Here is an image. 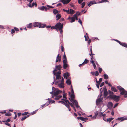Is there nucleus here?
Segmentation results:
<instances>
[{"label": "nucleus", "instance_id": "1", "mask_svg": "<svg viewBox=\"0 0 127 127\" xmlns=\"http://www.w3.org/2000/svg\"><path fill=\"white\" fill-rule=\"evenodd\" d=\"M61 74V71L56 72V85L60 88H64V79L63 77L62 78Z\"/></svg>", "mask_w": 127, "mask_h": 127}, {"label": "nucleus", "instance_id": "2", "mask_svg": "<svg viewBox=\"0 0 127 127\" xmlns=\"http://www.w3.org/2000/svg\"><path fill=\"white\" fill-rule=\"evenodd\" d=\"M71 94H70V92H69V94L70 95L71 98H69V99L73 104L75 105L77 108H78L79 107V108L81 109L79 106L78 105V102L77 101L74 99L75 95L73 89H71Z\"/></svg>", "mask_w": 127, "mask_h": 127}, {"label": "nucleus", "instance_id": "3", "mask_svg": "<svg viewBox=\"0 0 127 127\" xmlns=\"http://www.w3.org/2000/svg\"><path fill=\"white\" fill-rule=\"evenodd\" d=\"M61 102L62 104H64L68 108L69 111H70L71 109L70 108L69 102L68 100L64 99H62L61 101H59L58 103Z\"/></svg>", "mask_w": 127, "mask_h": 127}, {"label": "nucleus", "instance_id": "4", "mask_svg": "<svg viewBox=\"0 0 127 127\" xmlns=\"http://www.w3.org/2000/svg\"><path fill=\"white\" fill-rule=\"evenodd\" d=\"M63 26V24L59 22L56 24V30L58 31H59L60 34H62L63 32L62 28Z\"/></svg>", "mask_w": 127, "mask_h": 127}, {"label": "nucleus", "instance_id": "5", "mask_svg": "<svg viewBox=\"0 0 127 127\" xmlns=\"http://www.w3.org/2000/svg\"><path fill=\"white\" fill-rule=\"evenodd\" d=\"M117 87L120 92V94L121 95H124V97H127V92L121 86H118Z\"/></svg>", "mask_w": 127, "mask_h": 127}, {"label": "nucleus", "instance_id": "6", "mask_svg": "<svg viewBox=\"0 0 127 127\" xmlns=\"http://www.w3.org/2000/svg\"><path fill=\"white\" fill-rule=\"evenodd\" d=\"M62 91L56 88V100H58L62 97V95H58L59 94L62 93Z\"/></svg>", "mask_w": 127, "mask_h": 127}, {"label": "nucleus", "instance_id": "7", "mask_svg": "<svg viewBox=\"0 0 127 127\" xmlns=\"http://www.w3.org/2000/svg\"><path fill=\"white\" fill-rule=\"evenodd\" d=\"M110 98L113 99L116 102H118L119 101V96H117L115 95H111L109 96Z\"/></svg>", "mask_w": 127, "mask_h": 127}, {"label": "nucleus", "instance_id": "8", "mask_svg": "<svg viewBox=\"0 0 127 127\" xmlns=\"http://www.w3.org/2000/svg\"><path fill=\"white\" fill-rule=\"evenodd\" d=\"M100 93L101 94L99 97L97 99L96 101V103L97 105H98L100 102H102L103 98H101V96L102 95V94L101 93V92Z\"/></svg>", "mask_w": 127, "mask_h": 127}, {"label": "nucleus", "instance_id": "9", "mask_svg": "<svg viewBox=\"0 0 127 127\" xmlns=\"http://www.w3.org/2000/svg\"><path fill=\"white\" fill-rule=\"evenodd\" d=\"M52 91L50 92V93L52 95V98H53L54 96H56V92L53 91L54 89H55V88L54 87H53L52 88Z\"/></svg>", "mask_w": 127, "mask_h": 127}, {"label": "nucleus", "instance_id": "10", "mask_svg": "<svg viewBox=\"0 0 127 127\" xmlns=\"http://www.w3.org/2000/svg\"><path fill=\"white\" fill-rule=\"evenodd\" d=\"M71 0H61L60 1L64 4H66L68 3Z\"/></svg>", "mask_w": 127, "mask_h": 127}, {"label": "nucleus", "instance_id": "11", "mask_svg": "<svg viewBox=\"0 0 127 127\" xmlns=\"http://www.w3.org/2000/svg\"><path fill=\"white\" fill-rule=\"evenodd\" d=\"M127 120V118L125 117H121L118 118L116 120L120 121L121 122L125 120Z\"/></svg>", "mask_w": 127, "mask_h": 127}, {"label": "nucleus", "instance_id": "12", "mask_svg": "<svg viewBox=\"0 0 127 127\" xmlns=\"http://www.w3.org/2000/svg\"><path fill=\"white\" fill-rule=\"evenodd\" d=\"M78 119H80L82 121H84L85 122L88 119L87 118H84L83 117H77Z\"/></svg>", "mask_w": 127, "mask_h": 127}, {"label": "nucleus", "instance_id": "13", "mask_svg": "<svg viewBox=\"0 0 127 127\" xmlns=\"http://www.w3.org/2000/svg\"><path fill=\"white\" fill-rule=\"evenodd\" d=\"M61 60V56L58 54L56 58V62H60Z\"/></svg>", "mask_w": 127, "mask_h": 127}, {"label": "nucleus", "instance_id": "14", "mask_svg": "<svg viewBox=\"0 0 127 127\" xmlns=\"http://www.w3.org/2000/svg\"><path fill=\"white\" fill-rule=\"evenodd\" d=\"M38 8L41 10H44L45 11H46L48 9H49L48 8H47L46 7L44 6L39 7Z\"/></svg>", "mask_w": 127, "mask_h": 127}, {"label": "nucleus", "instance_id": "15", "mask_svg": "<svg viewBox=\"0 0 127 127\" xmlns=\"http://www.w3.org/2000/svg\"><path fill=\"white\" fill-rule=\"evenodd\" d=\"M70 75V74L68 72H66L64 73V77L65 78L67 79Z\"/></svg>", "mask_w": 127, "mask_h": 127}, {"label": "nucleus", "instance_id": "16", "mask_svg": "<svg viewBox=\"0 0 127 127\" xmlns=\"http://www.w3.org/2000/svg\"><path fill=\"white\" fill-rule=\"evenodd\" d=\"M40 23L35 22L33 23V26L34 27H39Z\"/></svg>", "mask_w": 127, "mask_h": 127}, {"label": "nucleus", "instance_id": "17", "mask_svg": "<svg viewBox=\"0 0 127 127\" xmlns=\"http://www.w3.org/2000/svg\"><path fill=\"white\" fill-rule=\"evenodd\" d=\"M96 3V2L94 0L91 1L88 4V6H90L92 5L93 4H95Z\"/></svg>", "mask_w": 127, "mask_h": 127}, {"label": "nucleus", "instance_id": "18", "mask_svg": "<svg viewBox=\"0 0 127 127\" xmlns=\"http://www.w3.org/2000/svg\"><path fill=\"white\" fill-rule=\"evenodd\" d=\"M61 17V14L59 13L56 14V20H57L59 19Z\"/></svg>", "mask_w": 127, "mask_h": 127}, {"label": "nucleus", "instance_id": "19", "mask_svg": "<svg viewBox=\"0 0 127 127\" xmlns=\"http://www.w3.org/2000/svg\"><path fill=\"white\" fill-rule=\"evenodd\" d=\"M90 62L93 64V66L94 69H96V65L93 60H91Z\"/></svg>", "mask_w": 127, "mask_h": 127}, {"label": "nucleus", "instance_id": "20", "mask_svg": "<svg viewBox=\"0 0 127 127\" xmlns=\"http://www.w3.org/2000/svg\"><path fill=\"white\" fill-rule=\"evenodd\" d=\"M62 68V67L60 65H59L57 66H56V71L58 69L59 71H61V69Z\"/></svg>", "mask_w": 127, "mask_h": 127}, {"label": "nucleus", "instance_id": "21", "mask_svg": "<svg viewBox=\"0 0 127 127\" xmlns=\"http://www.w3.org/2000/svg\"><path fill=\"white\" fill-rule=\"evenodd\" d=\"M113 104L111 102H109L107 104V106L108 107L111 108L112 107Z\"/></svg>", "mask_w": 127, "mask_h": 127}, {"label": "nucleus", "instance_id": "22", "mask_svg": "<svg viewBox=\"0 0 127 127\" xmlns=\"http://www.w3.org/2000/svg\"><path fill=\"white\" fill-rule=\"evenodd\" d=\"M111 90L112 91L114 92H116L117 91V90L116 88L113 86H112Z\"/></svg>", "mask_w": 127, "mask_h": 127}, {"label": "nucleus", "instance_id": "23", "mask_svg": "<svg viewBox=\"0 0 127 127\" xmlns=\"http://www.w3.org/2000/svg\"><path fill=\"white\" fill-rule=\"evenodd\" d=\"M103 89H104L105 90H104V95L105 96H106L108 94V93L107 92V89H106L105 88H103Z\"/></svg>", "mask_w": 127, "mask_h": 127}, {"label": "nucleus", "instance_id": "24", "mask_svg": "<svg viewBox=\"0 0 127 127\" xmlns=\"http://www.w3.org/2000/svg\"><path fill=\"white\" fill-rule=\"evenodd\" d=\"M74 13V11L71 9H69V13L70 14H73Z\"/></svg>", "mask_w": 127, "mask_h": 127}, {"label": "nucleus", "instance_id": "25", "mask_svg": "<svg viewBox=\"0 0 127 127\" xmlns=\"http://www.w3.org/2000/svg\"><path fill=\"white\" fill-rule=\"evenodd\" d=\"M66 83L68 85H70L71 84V81L70 79H67L66 81Z\"/></svg>", "mask_w": 127, "mask_h": 127}, {"label": "nucleus", "instance_id": "26", "mask_svg": "<svg viewBox=\"0 0 127 127\" xmlns=\"http://www.w3.org/2000/svg\"><path fill=\"white\" fill-rule=\"evenodd\" d=\"M48 100V101H47L45 104V106H47L50 103V99L49 98H48L47 99Z\"/></svg>", "mask_w": 127, "mask_h": 127}, {"label": "nucleus", "instance_id": "27", "mask_svg": "<svg viewBox=\"0 0 127 127\" xmlns=\"http://www.w3.org/2000/svg\"><path fill=\"white\" fill-rule=\"evenodd\" d=\"M68 65L67 63H64L63 67L64 69H66Z\"/></svg>", "mask_w": 127, "mask_h": 127}, {"label": "nucleus", "instance_id": "28", "mask_svg": "<svg viewBox=\"0 0 127 127\" xmlns=\"http://www.w3.org/2000/svg\"><path fill=\"white\" fill-rule=\"evenodd\" d=\"M32 23H31L29 24L27 26V28H32Z\"/></svg>", "mask_w": 127, "mask_h": 127}, {"label": "nucleus", "instance_id": "29", "mask_svg": "<svg viewBox=\"0 0 127 127\" xmlns=\"http://www.w3.org/2000/svg\"><path fill=\"white\" fill-rule=\"evenodd\" d=\"M71 20L70 21V22L71 23H72L73 22H74L75 21V19L74 18V17L73 16L71 18Z\"/></svg>", "mask_w": 127, "mask_h": 127}, {"label": "nucleus", "instance_id": "30", "mask_svg": "<svg viewBox=\"0 0 127 127\" xmlns=\"http://www.w3.org/2000/svg\"><path fill=\"white\" fill-rule=\"evenodd\" d=\"M86 35H84V37L85 38V40L86 41H87L88 39V36L87 33H86Z\"/></svg>", "mask_w": 127, "mask_h": 127}, {"label": "nucleus", "instance_id": "31", "mask_svg": "<svg viewBox=\"0 0 127 127\" xmlns=\"http://www.w3.org/2000/svg\"><path fill=\"white\" fill-rule=\"evenodd\" d=\"M45 25L42 24H41L40 23L39 26V28H44L45 27Z\"/></svg>", "mask_w": 127, "mask_h": 127}, {"label": "nucleus", "instance_id": "32", "mask_svg": "<svg viewBox=\"0 0 127 127\" xmlns=\"http://www.w3.org/2000/svg\"><path fill=\"white\" fill-rule=\"evenodd\" d=\"M104 78L105 79H107L108 78V75L106 74H104L103 75Z\"/></svg>", "mask_w": 127, "mask_h": 127}, {"label": "nucleus", "instance_id": "33", "mask_svg": "<svg viewBox=\"0 0 127 127\" xmlns=\"http://www.w3.org/2000/svg\"><path fill=\"white\" fill-rule=\"evenodd\" d=\"M121 45L125 47H127V45L124 43H122Z\"/></svg>", "mask_w": 127, "mask_h": 127}, {"label": "nucleus", "instance_id": "34", "mask_svg": "<svg viewBox=\"0 0 127 127\" xmlns=\"http://www.w3.org/2000/svg\"><path fill=\"white\" fill-rule=\"evenodd\" d=\"M29 115H28L27 116H25L23 117L21 119V121H23L27 117H28Z\"/></svg>", "mask_w": 127, "mask_h": 127}, {"label": "nucleus", "instance_id": "35", "mask_svg": "<svg viewBox=\"0 0 127 127\" xmlns=\"http://www.w3.org/2000/svg\"><path fill=\"white\" fill-rule=\"evenodd\" d=\"M88 62V60L86 59H85V61L83 63V65L87 63Z\"/></svg>", "mask_w": 127, "mask_h": 127}, {"label": "nucleus", "instance_id": "36", "mask_svg": "<svg viewBox=\"0 0 127 127\" xmlns=\"http://www.w3.org/2000/svg\"><path fill=\"white\" fill-rule=\"evenodd\" d=\"M66 93H64V94H63V97L66 99H67V98L66 97Z\"/></svg>", "mask_w": 127, "mask_h": 127}, {"label": "nucleus", "instance_id": "37", "mask_svg": "<svg viewBox=\"0 0 127 127\" xmlns=\"http://www.w3.org/2000/svg\"><path fill=\"white\" fill-rule=\"evenodd\" d=\"M5 115L6 116H11V114L10 112H8L5 114Z\"/></svg>", "mask_w": 127, "mask_h": 127}, {"label": "nucleus", "instance_id": "38", "mask_svg": "<svg viewBox=\"0 0 127 127\" xmlns=\"http://www.w3.org/2000/svg\"><path fill=\"white\" fill-rule=\"evenodd\" d=\"M105 115V114H103L101 112H99V113H98V115L99 116H104Z\"/></svg>", "mask_w": 127, "mask_h": 127}, {"label": "nucleus", "instance_id": "39", "mask_svg": "<svg viewBox=\"0 0 127 127\" xmlns=\"http://www.w3.org/2000/svg\"><path fill=\"white\" fill-rule=\"evenodd\" d=\"M113 119V118H110L109 119H107V121L108 122H110L111 121H112Z\"/></svg>", "mask_w": 127, "mask_h": 127}, {"label": "nucleus", "instance_id": "40", "mask_svg": "<svg viewBox=\"0 0 127 127\" xmlns=\"http://www.w3.org/2000/svg\"><path fill=\"white\" fill-rule=\"evenodd\" d=\"M11 121L10 118H8L6 121H3V122H10Z\"/></svg>", "mask_w": 127, "mask_h": 127}, {"label": "nucleus", "instance_id": "41", "mask_svg": "<svg viewBox=\"0 0 127 127\" xmlns=\"http://www.w3.org/2000/svg\"><path fill=\"white\" fill-rule=\"evenodd\" d=\"M63 10L64 11V12H66L68 14H69V9H68V10H67L65 9H63Z\"/></svg>", "mask_w": 127, "mask_h": 127}, {"label": "nucleus", "instance_id": "42", "mask_svg": "<svg viewBox=\"0 0 127 127\" xmlns=\"http://www.w3.org/2000/svg\"><path fill=\"white\" fill-rule=\"evenodd\" d=\"M32 7H33L35 5V6H36L37 5L36 4V2H35V3L33 2L32 3Z\"/></svg>", "mask_w": 127, "mask_h": 127}, {"label": "nucleus", "instance_id": "43", "mask_svg": "<svg viewBox=\"0 0 127 127\" xmlns=\"http://www.w3.org/2000/svg\"><path fill=\"white\" fill-rule=\"evenodd\" d=\"M85 3L84 2H83L81 4V5H82L81 7H82V8L84 7L85 6Z\"/></svg>", "mask_w": 127, "mask_h": 127}, {"label": "nucleus", "instance_id": "44", "mask_svg": "<svg viewBox=\"0 0 127 127\" xmlns=\"http://www.w3.org/2000/svg\"><path fill=\"white\" fill-rule=\"evenodd\" d=\"M74 18L75 19V20L76 19V20H78V16L76 14H75L74 15Z\"/></svg>", "mask_w": 127, "mask_h": 127}, {"label": "nucleus", "instance_id": "45", "mask_svg": "<svg viewBox=\"0 0 127 127\" xmlns=\"http://www.w3.org/2000/svg\"><path fill=\"white\" fill-rule=\"evenodd\" d=\"M108 92L110 94L112 95H113V94H114L113 92L110 90H109Z\"/></svg>", "mask_w": 127, "mask_h": 127}, {"label": "nucleus", "instance_id": "46", "mask_svg": "<svg viewBox=\"0 0 127 127\" xmlns=\"http://www.w3.org/2000/svg\"><path fill=\"white\" fill-rule=\"evenodd\" d=\"M53 73L55 76L56 75V66L54 70L53 71Z\"/></svg>", "mask_w": 127, "mask_h": 127}, {"label": "nucleus", "instance_id": "47", "mask_svg": "<svg viewBox=\"0 0 127 127\" xmlns=\"http://www.w3.org/2000/svg\"><path fill=\"white\" fill-rule=\"evenodd\" d=\"M108 0H102L100 3H103L104 2H107Z\"/></svg>", "mask_w": 127, "mask_h": 127}, {"label": "nucleus", "instance_id": "48", "mask_svg": "<svg viewBox=\"0 0 127 127\" xmlns=\"http://www.w3.org/2000/svg\"><path fill=\"white\" fill-rule=\"evenodd\" d=\"M67 59H64L63 60V63H67Z\"/></svg>", "mask_w": 127, "mask_h": 127}, {"label": "nucleus", "instance_id": "49", "mask_svg": "<svg viewBox=\"0 0 127 127\" xmlns=\"http://www.w3.org/2000/svg\"><path fill=\"white\" fill-rule=\"evenodd\" d=\"M78 22L81 24V25L82 26V22L81 20L80 19H79L78 21Z\"/></svg>", "mask_w": 127, "mask_h": 127}, {"label": "nucleus", "instance_id": "50", "mask_svg": "<svg viewBox=\"0 0 127 127\" xmlns=\"http://www.w3.org/2000/svg\"><path fill=\"white\" fill-rule=\"evenodd\" d=\"M4 123L6 125H7L9 127H11L10 124H9L7 122H5Z\"/></svg>", "mask_w": 127, "mask_h": 127}, {"label": "nucleus", "instance_id": "51", "mask_svg": "<svg viewBox=\"0 0 127 127\" xmlns=\"http://www.w3.org/2000/svg\"><path fill=\"white\" fill-rule=\"evenodd\" d=\"M83 0H78V2L79 4L81 3L83 1Z\"/></svg>", "mask_w": 127, "mask_h": 127}, {"label": "nucleus", "instance_id": "52", "mask_svg": "<svg viewBox=\"0 0 127 127\" xmlns=\"http://www.w3.org/2000/svg\"><path fill=\"white\" fill-rule=\"evenodd\" d=\"M99 75V73L98 71H97L95 72V75L96 76H98Z\"/></svg>", "mask_w": 127, "mask_h": 127}, {"label": "nucleus", "instance_id": "53", "mask_svg": "<svg viewBox=\"0 0 127 127\" xmlns=\"http://www.w3.org/2000/svg\"><path fill=\"white\" fill-rule=\"evenodd\" d=\"M102 69L100 67L99 68V72L100 73H101V71H102Z\"/></svg>", "mask_w": 127, "mask_h": 127}, {"label": "nucleus", "instance_id": "54", "mask_svg": "<svg viewBox=\"0 0 127 127\" xmlns=\"http://www.w3.org/2000/svg\"><path fill=\"white\" fill-rule=\"evenodd\" d=\"M47 6L48 7H49V8H54L53 6H49V5H47Z\"/></svg>", "mask_w": 127, "mask_h": 127}, {"label": "nucleus", "instance_id": "55", "mask_svg": "<svg viewBox=\"0 0 127 127\" xmlns=\"http://www.w3.org/2000/svg\"><path fill=\"white\" fill-rule=\"evenodd\" d=\"M104 84V82H102L100 84V87H101L103 86Z\"/></svg>", "mask_w": 127, "mask_h": 127}, {"label": "nucleus", "instance_id": "56", "mask_svg": "<svg viewBox=\"0 0 127 127\" xmlns=\"http://www.w3.org/2000/svg\"><path fill=\"white\" fill-rule=\"evenodd\" d=\"M61 48L62 51L63 52L64 51V47L62 46H61Z\"/></svg>", "mask_w": 127, "mask_h": 127}, {"label": "nucleus", "instance_id": "57", "mask_svg": "<svg viewBox=\"0 0 127 127\" xmlns=\"http://www.w3.org/2000/svg\"><path fill=\"white\" fill-rule=\"evenodd\" d=\"M15 32V30L14 29H12L11 30V33L12 34H13V33H14Z\"/></svg>", "mask_w": 127, "mask_h": 127}, {"label": "nucleus", "instance_id": "58", "mask_svg": "<svg viewBox=\"0 0 127 127\" xmlns=\"http://www.w3.org/2000/svg\"><path fill=\"white\" fill-rule=\"evenodd\" d=\"M14 29L16 31H19V29L18 28L16 27H15L14 28Z\"/></svg>", "mask_w": 127, "mask_h": 127}, {"label": "nucleus", "instance_id": "59", "mask_svg": "<svg viewBox=\"0 0 127 127\" xmlns=\"http://www.w3.org/2000/svg\"><path fill=\"white\" fill-rule=\"evenodd\" d=\"M63 58H64V59H67L66 56V55H65V52L64 53V55Z\"/></svg>", "mask_w": 127, "mask_h": 127}, {"label": "nucleus", "instance_id": "60", "mask_svg": "<svg viewBox=\"0 0 127 127\" xmlns=\"http://www.w3.org/2000/svg\"><path fill=\"white\" fill-rule=\"evenodd\" d=\"M118 103H117L114 106L113 108H115L116 107H117L118 105Z\"/></svg>", "mask_w": 127, "mask_h": 127}, {"label": "nucleus", "instance_id": "61", "mask_svg": "<svg viewBox=\"0 0 127 127\" xmlns=\"http://www.w3.org/2000/svg\"><path fill=\"white\" fill-rule=\"evenodd\" d=\"M96 117L97 116L94 115V116H93L92 118L94 119H95L96 118Z\"/></svg>", "mask_w": 127, "mask_h": 127}, {"label": "nucleus", "instance_id": "62", "mask_svg": "<svg viewBox=\"0 0 127 127\" xmlns=\"http://www.w3.org/2000/svg\"><path fill=\"white\" fill-rule=\"evenodd\" d=\"M69 105H70L73 108L74 107V105H73L72 103H69Z\"/></svg>", "mask_w": 127, "mask_h": 127}, {"label": "nucleus", "instance_id": "63", "mask_svg": "<svg viewBox=\"0 0 127 127\" xmlns=\"http://www.w3.org/2000/svg\"><path fill=\"white\" fill-rule=\"evenodd\" d=\"M98 115V113L97 111H96L95 113V115L97 116Z\"/></svg>", "mask_w": 127, "mask_h": 127}, {"label": "nucleus", "instance_id": "64", "mask_svg": "<svg viewBox=\"0 0 127 127\" xmlns=\"http://www.w3.org/2000/svg\"><path fill=\"white\" fill-rule=\"evenodd\" d=\"M28 6L30 7H32V5L30 3H29L28 4Z\"/></svg>", "mask_w": 127, "mask_h": 127}]
</instances>
